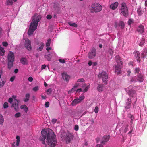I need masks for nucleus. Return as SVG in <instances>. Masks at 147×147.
Wrapping results in <instances>:
<instances>
[{
	"instance_id": "8",
	"label": "nucleus",
	"mask_w": 147,
	"mask_h": 147,
	"mask_svg": "<svg viewBox=\"0 0 147 147\" xmlns=\"http://www.w3.org/2000/svg\"><path fill=\"white\" fill-rule=\"evenodd\" d=\"M117 63H118V64L115 66V72L117 73L118 74H120V71L121 68L122 67V64L123 63L122 61H120V60L119 59L118 60L116 61Z\"/></svg>"
},
{
	"instance_id": "61",
	"label": "nucleus",
	"mask_w": 147,
	"mask_h": 147,
	"mask_svg": "<svg viewBox=\"0 0 147 147\" xmlns=\"http://www.w3.org/2000/svg\"><path fill=\"white\" fill-rule=\"evenodd\" d=\"M46 49L47 51L48 52H49V50H51V48L50 47H47Z\"/></svg>"
},
{
	"instance_id": "34",
	"label": "nucleus",
	"mask_w": 147,
	"mask_h": 147,
	"mask_svg": "<svg viewBox=\"0 0 147 147\" xmlns=\"http://www.w3.org/2000/svg\"><path fill=\"white\" fill-rule=\"evenodd\" d=\"M21 116V113L19 112H18L14 116L16 118H18L20 117Z\"/></svg>"
},
{
	"instance_id": "33",
	"label": "nucleus",
	"mask_w": 147,
	"mask_h": 147,
	"mask_svg": "<svg viewBox=\"0 0 147 147\" xmlns=\"http://www.w3.org/2000/svg\"><path fill=\"white\" fill-rule=\"evenodd\" d=\"M46 92H47V94L49 95L51 94L52 92V89L51 88H50L49 89H48L47 91Z\"/></svg>"
},
{
	"instance_id": "62",
	"label": "nucleus",
	"mask_w": 147,
	"mask_h": 147,
	"mask_svg": "<svg viewBox=\"0 0 147 147\" xmlns=\"http://www.w3.org/2000/svg\"><path fill=\"white\" fill-rule=\"evenodd\" d=\"M79 86V84H76L74 86V87L76 88H77Z\"/></svg>"
},
{
	"instance_id": "9",
	"label": "nucleus",
	"mask_w": 147,
	"mask_h": 147,
	"mask_svg": "<svg viewBox=\"0 0 147 147\" xmlns=\"http://www.w3.org/2000/svg\"><path fill=\"white\" fill-rule=\"evenodd\" d=\"M96 51L94 48H92L88 54V57L89 58L92 59L96 55Z\"/></svg>"
},
{
	"instance_id": "30",
	"label": "nucleus",
	"mask_w": 147,
	"mask_h": 147,
	"mask_svg": "<svg viewBox=\"0 0 147 147\" xmlns=\"http://www.w3.org/2000/svg\"><path fill=\"white\" fill-rule=\"evenodd\" d=\"M51 43V40L50 38H49L47 40V42L46 44V46L49 47L50 46V44Z\"/></svg>"
},
{
	"instance_id": "52",
	"label": "nucleus",
	"mask_w": 147,
	"mask_h": 147,
	"mask_svg": "<svg viewBox=\"0 0 147 147\" xmlns=\"http://www.w3.org/2000/svg\"><path fill=\"white\" fill-rule=\"evenodd\" d=\"M49 105V103L48 102H45V105L46 107H48Z\"/></svg>"
},
{
	"instance_id": "23",
	"label": "nucleus",
	"mask_w": 147,
	"mask_h": 147,
	"mask_svg": "<svg viewBox=\"0 0 147 147\" xmlns=\"http://www.w3.org/2000/svg\"><path fill=\"white\" fill-rule=\"evenodd\" d=\"M4 120L3 116L0 114V124L2 125L4 122Z\"/></svg>"
},
{
	"instance_id": "14",
	"label": "nucleus",
	"mask_w": 147,
	"mask_h": 147,
	"mask_svg": "<svg viewBox=\"0 0 147 147\" xmlns=\"http://www.w3.org/2000/svg\"><path fill=\"white\" fill-rule=\"evenodd\" d=\"M62 76L63 79H65L66 81H69L70 77L66 73H63L62 74Z\"/></svg>"
},
{
	"instance_id": "3",
	"label": "nucleus",
	"mask_w": 147,
	"mask_h": 147,
	"mask_svg": "<svg viewBox=\"0 0 147 147\" xmlns=\"http://www.w3.org/2000/svg\"><path fill=\"white\" fill-rule=\"evenodd\" d=\"M8 68L10 69L13 66V63L15 59L14 53L11 51H9L8 53Z\"/></svg>"
},
{
	"instance_id": "40",
	"label": "nucleus",
	"mask_w": 147,
	"mask_h": 147,
	"mask_svg": "<svg viewBox=\"0 0 147 147\" xmlns=\"http://www.w3.org/2000/svg\"><path fill=\"white\" fill-rule=\"evenodd\" d=\"M59 4L57 3L55 4L54 5V7L56 9L58 10L59 9Z\"/></svg>"
},
{
	"instance_id": "37",
	"label": "nucleus",
	"mask_w": 147,
	"mask_h": 147,
	"mask_svg": "<svg viewBox=\"0 0 147 147\" xmlns=\"http://www.w3.org/2000/svg\"><path fill=\"white\" fill-rule=\"evenodd\" d=\"M7 2L8 5H11L13 4L12 0H8Z\"/></svg>"
},
{
	"instance_id": "41",
	"label": "nucleus",
	"mask_w": 147,
	"mask_h": 147,
	"mask_svg": "<svg viewBox=\"0 0 147 147\" xmlns=\"http://www.w3.org/2000/svg\"><path fill=\"white\" fill-rule=\"evenodd\" d=\"M13 101V99L12 98H9L8 100V102L9 103L12 104Z\"/></svg>"
},
{
	"instance_id": "27",
	"label": "nucleus",
	"mask_w": 147,
	"mask_h": 147,
	"mask_svg": "<svg viewBox=\"0 0 147 147\" xmlns=\"http://www.w3.org/2000/svg\"><path fill=\"white\" fill-rule=\"evenodd\" d=\"M97 90L99 92H102L103 91V86L100 85H98L97 87Z\"/></svg>"
},
{
	"instance_id": "47",
	"label": "nucleus",
	"mask_w": 147,
	"mask_h": 147,
	"mask_svg": "<svg viewBox=\"0 0 147 147\" xmlns=\"http://www.w3.org/2000/svg\"><path fill=\"white\" fill-rule=\"evenodd\" d=\"M3 45L5 47H7L8 45V43L7 42H3L2 43Z\"/></svg>"
},
{
	"instance_id": "58",
	"label": "nucleus",
	"mask_w": 147,
	"mask_h": 147,
	"mask_svg": "<svg viewBox=\"0 0 147 147\" xmlns=\"http://www.w3.org/2000/svg\"><path fill=\"white\" fill-rule=\"evenodd\" d=\"M46 67V65H45L44 64V65H42V66L41 69L42 70L44 69Z\"/></svg>"
},
{
	"instance_id": "17",
	"label": "nucleus",
	"mask_w": 147,
	"mask_h": 147,
	"mask_svg": "<svg viewBox=\"0 0 147 147\" xmlns=\"http://www.w3.org/2000/svg\"><path fill=\"white\" fill-rule=\"evenodd\" d=\"M144 26L142 25L139 26L138 31L140 34H142L144 32Z\"/></svg>"
},
{
	"instance_id": "46",
	"label": "nucleus",
	"mask_w": 147,
	"mask_h": 147,
	"mask_svg": "<svg viewBox=\"0 0 147 147\" xmlns=\"http://www.w3.org/2000/svg\"><path fill=\"white\" fill-rule=\"evenodd\" d=\"M57 121V119H52L51 121L52 123L54 124Z\"/></svg>"
},
{
	"instance_id": "54",
	"label": "nucleus",
	"mask_w": 147,
	"mask_h": 147,
	"mask_svg": "<svg viewBox=\"0 0 147 147\" xmlns=\"http://www.w3.org/2000/svg\"><path fill=\"white\" fill-rule=\"evenodd\" d=\"M78 128H79L78 126L77 125H76L75 126L74 129L76 131H78Z\"/></svg>"
},
{
	"instance_id": "16",
	"label": "nucleus",
	"mask_w": 147,
	"mask_h": 147,
	"mask_svg": "<svg viewBox=\"0 0 147 147\" xmlns=\"http://www.w3.org/2000/svg\"><path fill=\"white\" fill-rule=\"evenodd\" d=\"M127 100L128 101V102H127L126 103V106H125V108L127 109H130V108L131 107V99L130 98H128L127 99Z\"/></svg>"
},
{
	"instance_id": "38",
	"label": "nucleus",
	"mask_w": 147,
	"mask_h": 147,
	"mask_svg": "<svg viewBox=\"0 0 147 147\" xmlns=\"http://www.w3.org/2000/svg\"><path fill=\"white\" fill-rule=\"evenodd\" d=\"M8 107V103L7 102H5L3 105V107L4 109Z\"/></svg>"
},
{
	"instance_id": "28",
	"label": "nucleus",
	"mask_w": 147,
	"mask_h": 147,
	"mask_svg": "<svg viewBox=\"0 0 147 147\" xmlns=\"http://www.w3.org/2000/svg\"><path fill=\"white\" fill-rule=\"evenodd\" d=\"M135 54L136 56V58H140V53L138 51H135Z\"/></svg>"
},
{
	"instance_id": "56",
	"label": "nucleus",
	"mask_w": 147,
	"mask_h": 147,
	"mask_svg": "<svg viewBox=\"0 0 147 147\" xmlns=\"http://www.w3.org/2000/svg\"><path fill=\"white\" fill-rule=\"evenodd\" d=\"M51 16L50 15H48L47 16V18L48 19H50L51 18Z\"/></svg>"
},
{
	"instance_id": "35",
	"label": "nucleus",
	"mask_w": 147,
	"mask_h": 147,
	"mask_svg": "<svg viewBox=\"0 0 147 147\" xmlns=\"http://www.w3.org/2000/svg\"><path fill=\"white\" fill-rule=\"evenodd\" d=\"M32 90L33 91L35 92H36L38 91L39 90L38 86H37L33 88L32 89Z\"/></svg>"
},
{
	"instance_id": "7",
	"label": "nucleus",
	"mask_w": 147,
	"mask_h": 147,
	"mask_svg": "<svg viewBox=\"0 0 147 147\" xmlns=\"http://www.w3.org/2000/svg\"><path fill=\"white\" fill-rule=\"evenodd\" d=\"M22 42L24 43V45L26 48L29 51L32 50V47L31 45V42L28 39H24L22 40Z\"/></svg>"
},
{
	"instance_id": "25",
	"label": "nucleus",
	"mask_w": 147,
	"mask_h": 147,
	"mask_svg": "<svg viewBox=\"0 0 147 147\" xmlns=\"http://www.w3.org/2000/svg\"><path fill=\"white\" fill-rule=\"evenodd\" d=\"M68 24L70 26H73L74 27H77V25L74 23H71L70 22H68Z\"/></svg>"
},
{
	"instance_id": "5",
	"label": "nucleus",
	"mask_w": 147,
	"mask_h": 147,
	"mask_svg": "<svg viewBox=\"0 0 147 147\" xmlns=\"http://www.w3.org/2000/svg\"><path fill=\"white\" fill-rule=\"evenodd\" d=\"M98 78H102L103 82L105 84H107L108 76L106 72L102 71L98 75Z\"/></svg>"
},
{
	"instance_id": "1",
	"label": "nucleus",
	"mask_w": 147,
	"mask_h": 147,
	"mask_svg": "<svg viewBox=\"0 0 147 147\" xmlns=\"http://www.w3.org/2000/svg\"><path fill=\"white\" fill-rule=\"evenodd\" d=\"M41 134L39 139L43 144L48 146L47 147H55L57 143L55 135L52 130L49 129L42 130Z\"/></svg>"
},
{
	"instance_id": "19",
	"label": "nucleus",
	"mask_w": 147,
	"mask_h": 147,
	"mask_svg": "<svg viewBox=\"0 0 147 147\" xmlns=\"http://www.w3.org/2000/svg\"><path fill=\"white\" fill-rule=\"evenodd\" d=\"M81 102L80 100L78 98L77 99H74L72 102L71 105L73 106H74L76 105V104Z\"/></svg>"
},
{
	"instance_id": "63",
	"label": "nucleus",
	"mask_w": 147,
	"mask_h": 147,
	"mask_svg": "<svg viewBox=\"0 0 147 147\" xmlns=\"http://www.w3.org/2000/svg\"><path fill=\"white\" fill-rule=\"evenodd\" d=\"M97 65V63L96 62L92 63V65L93 66H96Z\"/></svg>"
},
{
	"instance_id": "55",
	"label": "nucleus",
	"mask_w": 147,
	"mask_h": 147,
	"mask_svg": "<svg viewBox=\"0 0 147 147\" xmlns=\"http://www.w3.org/2000/svg\"><path fill=\"white\" fill-rule=\"evenodd\" d=\"M24 110L26 113H27L28 111V107L26 105V107H25L24 108Z\"/></svg>"
},
{
	"instance_id": "13",
	"label": "nucleus",
	"mask_w": 147,
	"mask_h": 147,
	"mask_svg": "<svg viewBox=\"0 0 147 147\" xmlns=\"http://www.w3.org/2000/svg\"><path fill=\"white\" fill-rule=\"evenodd\" d=\"M20 62L24 65H26L28 64L27 59L25 58H21L20 59Z\"/></svg>"
},
{
	"instance_id": "45",
	"label": "nucleus",
	"mask_w": 147,
	"mask_h": 147,
	"mask_svg": "<svg viewBox=\"0 0 147 147\" xmlns=\"http://www.w3.org/2000/svg\"><path fill=\"white\" fill-rule=\"evenodd\" d=\"M76 88L74 87L73 88L69 91V93H71V91L76 90Z\"/></svg>"
},
{
	"instance_id": "20",
	"label": "nucleus",
	"mask_w": 147,
	"mask_h": 147,
	"mask_svg": "<svg viewBox=\"0 0 147 147\" xmlns=\"http://www.w3.org/2000/svg\"><path fill=\"white\" fill-rule=\"evenodd\" d=\"M138 77L139 78L138 79H137V81H138L139 82H143V76L141 74H139L138 76Z\"/></svg>"
},
{
	"instance_id": "32",
	"label": "nucleus",
	"mask_w": 147,
	"mask_h": 147,
	"mask_svg": "<svg viewBox=\"0 0 147 147\" xmlns=\"http://www.w3.org/2000/svg\"><path fill=\"white\" fill-rule=\"evenodd\" d=\"M5 81L4 80L2 81V82H1L0 83V87H2L5 83Z\"/></svg>"
},
{
	"instance_id": "59",
	"label": "nucleus",
	"mask_w": 147,
	"mask_h": 147,
	"mask_svg": "<svg viewBox=\"0 0 147 147\" xmlns=\"http://www.w3.org/2000/svg\"><path fill=\"white\" fill-rule=\"evenodd\" d=\"M92 63L91 61H90L88 63V64L89 66L92 65Z\"/></svg>"
},
{
	"instance_id": "10",
	"label": "nucleus",
	"mask_w": 147,
	"mask_h": 147,
	"mask_svg": "<svg viewBox=\"0 0 147 147\" xmlns=\"http://www.w3.org/2000/svg\"><path fill=\"white\" fill-rule=\"evenodd\" d=\"M19 101L16 99H15L14 100V102L12 103L11 107H13L15 111H18L19 109L18 103Z\"/></svg>"
},
{
	"instance_id": "43",
	"label": "nucleus",
	"mask_w": 147,
	"mask_h": 147,
	"mask_svg": "<svg viewBox=\"0 0 147 147\" xmlns=\"http://www.w3.org/2000/svg\"><path fill=\"white\" fill-rule=\"evenodd\" d=\"M59 61L62 63H65V61L64 59H59Z\"/></svg>"
},
{
	"instance_id": "18",
	"label": "nucleus",
	"mask_w": 147,
	"mask_h": 147,
	"mask_svg": "<svg viewBox=\"0 0 147 147\" xmlns=\"http://www.w3.org/2000/svg\"><path fill=\"white\" fill-rule=\"evenodd\" d=\"M109 138V136L104 137L102 140L101 143L102 144H105L106 142L108 140Z\"/></svg>"
},
{
	"instance_id": "11",
	"label": "nucleus",
	"mask_w": 147,
	"mask_h": 147,
	"mask_svg": "<svg viewBox=\"0 0 147 147\" xmlns=\"http://www.w3.org/2000/svg\"><path fill=\"white\" fill-rule=\"evenodd\" d=\"M64 142L68 144L70 143L73 138V135L72 134L69 133Z\"/></svg>"
},
{
	"instance_id": "29",
	"label": "nucleus",
	"mask_w": 147,
	"mask_h": 147,
	"mask_svg": "<svg viewBox=\"0 0 147 147\" xmlns=\"http://www.w3.org/2000/svg\"><path fill=\"white\" fill-rule=\"evenodd\" d=\"M45 58H47V59L48 61H50L51 60V56L50 54H48V55H45Z\"/></svg>"
},
{
	"instance_id": "39",
	"label": "nucleus",
	"mask_w": 147,
	"mask_h": 147,
	"mask_svg": "<svg viewBox=\"0 0 147 147\" xmlns=\"http://www.w3.org/2000/svg\"><path fill=\"white\" fill-rule=\"evenodd\" d=\"M145 42V41L144 39L142 40H141V41L140 42L139 45L140 46H142L144 44Z\"/></svg>"
},
{
	"instance_id": "24",
	"label": "nucleus",
	"mask_w": 147,
	"mask_h": 147,
	"mask_svg": "<svg viewBox=\"0 0 147 147\" xmlns=\"http://www.w3.org/2000/svg\"><path fill=\"white\" fill-rule=\"evenodd\" d=\"M119 26H121V29H123L124 28L125 25L124 23L122 21H120L118 24Z\"/></svg>"
},
{
	"instance_id": "15",
	"label": "nucleus",
	"mask_w": 147,
	"mask_h": 147,
	"mask_svg": "<svg viewBox=\"0 0 147 147\" xmlns=\"http://www.w3.org/2000/svg\"><path fill=\"white\" fill-rule=\"evenodd\" d=\"M118 5V3L117 2H116L114 3H113L110 5V7L112 9L114 10L116 9Z\"/></svg>"
},
{
	"instance_id": "31",
	"label": "nucleus",
	"mask_w": 147,
	"mask_h": 147,
	"mask_svg": "<svg viewBox=\"0 0 147 147\" xmlns=\"http://www.w3.org/2000/svg\"><path fill=\"white\" fill-rule=\"evenodd\" d=\"M41 46H40L39 47L37 48V50H38L42 51L43 48V46H44V43H41Z\"/></svg>"
},
{
	"instance_id": "21",
	"label": "nucleus",
	"mask_w": 147,
	"mask_h": 147,
	"mask_svg": "<svg viewBox=\"0 0 147 147\" xmlns=\"http://www.w3.org/2000/svg\"><path fill=\"white\" fill-rule=\"evenodd\" d=\"M135 91L134 90H130L128 92V94L129 96H133V95L135 94Z\"/></svg>"
},
{
	"instance_id": "36",
	"label": "nucleus",
	"mask_w": 147,
	"mask_h": 147,
	"mask_svg": "<svg viewBox=\"0 0 147 147\" xmlns=\"http://www.w3.org/2000/svg\"><path fill=\"white\" fill-rule=\"evenodd\" d=\"M108 53L110 54V55H111L113 54V51L112 49L110 48H109L108 50Z\"/></svg>"
},
{
	"instance_id": "6",
	"label": "nucleus",
	"mask_w": 147,
	"mask_h": 147,
	"mask_svg": "<svg viewBox=\"0 0 147 147\" xmlns=\"http://www.w3.org/2000/svg\"><path fill=\"white\" fill-rule=\"evenodd\" d=\"M121 13L124 16H127L128 15V10L126 4L125 3H123L121 4Z\"/></svg>"
},
{
	"instance_id": "44",
	"label": "nucleus",
	"mask_w": 147,
	"mask_h": 147,
	"mask_svg": "<svg viewBox=\"0 0 147 147\" xmlns=\"http://www.w3.org/2000/svg\"><path fill=\"white\" fill-rule=\"evenodd\" d=\"M89 86L86 87V88L83 90V92H86L88 90V89L89 88Z\"/></svg>"
},
{
	"instance_id": "2",
	"label": "nucleus",
	"mask_w": 147,
	"mask_h": 147,
	"mask_svg": "<svg viewBox=\"0 0 147 147\" xmlns=\"http://www.w3.org/2000/svg\"><path fill=\"white\" fill-rule=\"evenodd\" d=\"M41 18V16L36 13L32 17V22L28 32V34L29 36L32 35L34 31L37 29L38 22Z\"/></svg>"
},
{
	"instance_id": "57",
	"label": "nucleus",
	"mask_w": 147,
	"mask_h": 147,
	"mask_svg": "<svg viewBox=\"0 0 147 147\" xmlns=\"http://www.w3.org/2000/svg\"><path fill=\"white\" fill-rule=\"evenodd\" d=\"M132 22V21L131 19H129V20L128 22V24L129 25H130L131 23Z\"/></svg>"
},
{
	"instance_id": "60",
	"label": "nucleus",
	"mask_w": 147,
	"mask_h": 147,
	"mask_svg": "<svg viewBox=\"0 0 147 147\" xmlns=\"http://www.w3.org/2000/svg\"><path fill=\"white\" fill-rule=\"evenodd\" d=\"M26 107V105H22L21 107H20V108L21 109H24L25 107Z\"/></svg>"
},
{
	"instance_id": "49",
	"label": "nucleus",
	"mask_w": 147,
	"mask_h": 147,
	"mask_svg": "<svg viewBox=\"0 0 147 147\" xmlns=\"http://www.w3.org/2000/svg\"><path fill=\"white\" fill-rule=\"evenodd\" d=\"M84 96H82L80 97H79L78 99L80 100L81 102L82 100L84 99Z\"/></svg>"
},
{
	"instance_id": "64",
	"label": "nucleus",
	"mask_w": 147,
	"mask_h": 147,
	"mask_svg": "<svg viewBox=\"0 0 147 147\" xmlns=\"http://www.w3.org/2000/svg\"><path fill=\"white\" fill-rule=\"evenodd\" d=\"M96 147H102V146L101 144H99L97 145Z\"/></svg>"
},
{
	"instance_id": "26",
	"label": "nucleus",
	"mask_w": 147,
	"mask_h": 147,
	"mask_svg": "<svg viewBox=\"0 0 147 147\" xmlns=\"http://www.w3.org/2000/svg\"><path fill=\"white\" fill-rule=\"evenodd\" d=\"M16 138L17 139L16 146H19V143L20 141V138L19 136H16Z\"/></svg>"
},
{
	"instance_id": "42",
	"label": "nucleus",
	"mask_w": 147,
	"mask_h": 147,
	"mask_svg": "<svg viewBox=\"0 0 147 147\" xmlns=\"http://www.w3.org/2000/svg\"><path fill=\"white\" fill-rule=\"evenodd\" d=\"M85 80L84 78L78 79L77 81V82H84Z\"/></svg>"
},
{
	"instance_id": "22",
	"label": "nucleus",
	"mask_w": 147,
	"mask_h": 147,
	"mask_svg": "<svg viewBox=\"0 0 147 147\" xmlns=\"http://www.w3.org/2000/svg\"><path fill=\"white\" fill-rule=\"evenodd\" d=\"M26 98L24 99V100L25 102H26L29 100V98L30 97V94L29 93H27L25 95Z\"/></svg>"
},
{
	"instance_id": "4",
	"label": "nucleus",
	"mask_w": 147,
	"mask_h": 147,
	"mask_svg": "<svg viewBox=\"0 0 147 147\" xmlns=\"http://www.w3.org/2000/svg\"><path fill=\"white\" fill-rule=\"evenodd\" d=\"M90 9L91 12H97L100 11L102 9L101 5L97 3H94L91 5Z\"/></svg>"
},
{
	"instance_id": "12",
	"label": "nucleus",
	"mask_w": 147,
	"mask_h": 147,
	"mask_svg": "<svg viewBox=\"0 0 147 147\" xmlns=\"http://www.w3.org/2000/svg\"><path fill=\"white\" fill-rule=\"evenodd\" d=\"M69 132L62 131L61 132L60 137L62 140L64 141Z\"/></svg>"
},
{
	"instance_id": "51",
	"label": "nucleus",
	"mask_w": 147,
	"mask_h": 147,
	"mask_svg": "<svg viewBox=\"0 0 147 147\" xmlns=\"http://www.w3.org/2000/svg\"><path fill=\"white\" fill-rule=\"evenodd\" d=\"M15 78V76H14L12 77L10 79V81L12 82H13Z\"/></svg>"
},
{
	"instance_id": "48",
	"label": "nucleus",
	"mask_w": 147,
	"mask_h": 147,
	"mask_svg": "<svg viewBox=\"0 0 147 147\" xmlns=\"http://www.w3.org/2000/svg\"><path fill=\"white\" fill-rule=\"evenodd\" d=\"M98 108L97 106H96L94 109V112L96 113H97L98 112Z\"/></svg>"
},
{
	"instance_id": "53",
	"label": "nucleus",
	"mask_w": 147,
	"mask_h": 147,
	"mask_svg": "<svg viewBox=\"0 0 147 147\" xmlns=\"http://www.w3.org/2000/svg\"><path fill=\"white\" fill-rule=\"evenodd\" d=\"M28 80L30 82H32L33 80V78L32 77H29L28 78Z\"/></svg>"
},
{
	"instance_id": "50",
	"label": "nucleus",
	"mask_w": 147,
	"mask_h": 147,
	"mask_svg": "<svg viewBox=\"0 0 147 147\" xmlns=\"http://www.w3.org/2000/svg\"><path fill=\"white\" fill-rule=\"evenodd\" d=\"M138 14L140 16L141 15L142 13V11L139 9L138 10Z\"/></svg>"
}]
</instances>
